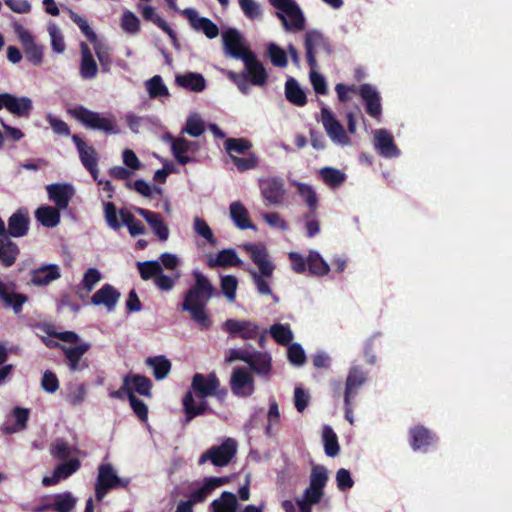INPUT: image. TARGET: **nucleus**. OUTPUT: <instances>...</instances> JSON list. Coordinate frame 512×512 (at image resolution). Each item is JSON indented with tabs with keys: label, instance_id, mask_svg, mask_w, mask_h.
Instances as JSON below:
<instances>
[{
	"label": "nucleus",
	"instance_id": "obj_29",
	"mask_svg": "<svg viewBox=\"0 0 512 512\" xmlns=\"http://www.w3.org/2000/svg\"><path fill=\"white\" fill-rule=\"evenodd\" d=\"M227 482V477H209L205 479L200 488L191 492L190 499L186 502H191V508L193 509L195 503L203 502L214 489L226 484Z\"/></svg>",
	"mask_w": 512,
	"mask_h": 512
},
{
	"label": "nucleus",
	"instance_id": "obj_21",
	"mask_svg": "<svg viewBox=\"0 0 512 512\" xmlns=\"http://www.w3.org/2000/svg\"><path fill=\"white\" fill-rule=\"evenodd\" d=\"M81 467V462L78 458H72L58 464L51 476H44L42 484L44 486H54L61 480L69 478L72 474L78 471Z\"/></svg>",
	"mask_w": 512,
	"mask_h": 512
},
{
	"label": "nucleus",
	"instance_id": "obj_4",
	"mask_svg": "<svg viewBox=\"0 0 512 512\" xmlns=\"http://www.w3.org/2000/svg\"><path fill=\"white\" fill-rule=\"evenodd\" d=\"M327 481V469L324 466H314L311 471L309 486L304 490L302 498L296 499L299 512H312V506L318 504L324 496Z\"/></svg>",
	"mask_w": 512,
	"mask_h": 512
},
{
	"label": "nucleus",
	"instance_id": "obj_19",
	"mask_svg": "<svg viewBox=\"0 0 512 512\" xmlns=\"http://www.w3.org/2000/svg\"><path fill=\"white\" fill-rule=\"evenodd\" d=\"M358 94L365 103L366 112L369 116L379 119L382 115V104L379 92L370 84H362L358 88Z\"/></svg>",
	"mask_w": 512,
	"mask_h": 512
},
{
	"label": "nucleus",
	"instance_id": "obj_58",
	"mask_svg": "<svg viewBox=\"0 0 512 512\" xmlns=\"http://www.w3.org/2000/svg\"><path fill=\"white\" fill-rule=\"evenodd\" d=\"M220 287L222 293L227 297V299L231 302L236 299V291L238 287V280L233 275H226L221 278Z\"/></svg>",
	"mask_w": 512,
	"mask_h": 512
},
{
	"label": "nucleus",
	"instance_id": "obj_2",
	"mask_svg": "<svg viewBox=\"0 0 512 512\" xmlns=\"http://www.w3.org/2000/svg\"><path fill=\"white\" fill-rule=\"evenodd\" d=\"M219 386V379L214 372L208 375L196 373L193 376L191 387L196 396L201 399V402L198 405L195 404V400L191 391H188L184 395L182 403L185 412L186 423L192 421L197 416L205 414L208 411L209 406L205 398L208 396L216 395Z\"/></svg>",
	"mask_w": 512,
	"mask_h": 512
},
{
	"label": "nucleus",
	"instance_id": "obj_24",
	"mask_svg": "<svg viewBox=\"0 0 512 512\" xmlns=\"http://www.w3.org/2000/svg\"><path fill=\"white\" fill-rule=\"evenodd\" d=\"M49 199L59 210H65L74 195V189L69 184H50L46 187Z\"/></svg>",
	"mask_w": 512,
	"mask_h": 512
},
{
	"label": "nucleus",
	"instance_id": "obj_38",
	"mask_svg": "<svg viewBox=\"0 0 512 512\" xmlns=\"http://www.w3.org/2000/svg\"><path fill=\"white\" fill-rule=\"evenodd\" d=\"M230 217L239 229L244 230L254 227L250 221L247 209L239 201L230 204Z\"/></svg>",
	"mask_w": 512,
	"mask_h": 512
},
{
	"label": "nucleus",
	"instance_id": "obj_62",
	"mask_svg": "<svg viewBox=\"0 0 512 512\" xmlns=\"http://www.w3.org/2000/svg\"><path fill=\"white\" fill-rule=\"evenodd\" d=\"M232 162L240 172H244L256 168L259 160L255 153H249L245 157H233Z\"/></svg>",
	"mask_w": 512,
	"mask_h": 512
},
{
	"label": "nucleus",
	"instance_id": "obj_16",
	"mask_svg": "<svg viewBox=\"0 0 512 512\" xmlns=\"http://www.w3.org/2000/svg\"><path fill=\"white\" fill-rule=\"evenodd\" d=\"M245 71L242 73L248 78L249 82L255 86H264L268 80V74L263 64L252 52L242 60Z\"/></svg>",
	"mask_w": 512,
	"mask_h": 512
},
{
	"label": "nucleus",
	"instance_id": "obj_18",
	"mask_svg": "<svg viewBox=\"0 0 512 512\" xmlns=\"http://www.w3.org/2000/svg\"><path fill=\"white\" fill-rule=\"evenodd\" d=\"M182 15L189 21L190 26L196 31H202L209 39L216 38L219 34L218 26L209 18L200 17L193 8H186Z\"/></svg>",
	"mask_w": 512,
	"mask_h": 512
},
{
	"label": "nucleus",
	"instance_id": "obj_10",
	"mask_svg": "<svg viewBox=\"0 0 512 512\" xmlns=\"http://www.w3.org/2000/svg\"><path fill=\"white\" fill-rule=\"evenodd\" d=\"M224 53L226 56L243 60L252 53L245 45L244 38L235 28H229L222 33Z\"/></svg>",
	"mask_w": 512,
	"mask_h": 512
},
{
	"label": "nucleus",
	"instance_id": "obj_20",
	"mask_svg": "<svg viewBox=\"0 0 512 512\" xmlns=\"http://www.w3.org/2000/svg\"><path fill=\"white\" fill-rule=\"evenodd\" d=\"M199 150V144L195 141H189L186 138H172L171 151L180 165H186L192 162L193 157L189 153L194 154Z\"/></svg>",
	"mask_w": 512,
	"mask_h": 512
},
{
	"label": "nucleus",
	"instance_id": "obj_47",
	"mask_svg": "<svg viewBox=\"0 0 512 512\" xmlns=\"http://www.w3.org/2000/svg\"><path fill=\"white\" fill-rule=\"evenodd\" d=\"M319 175L322 181L330 188H337L346 180L345 173L333 167H324L320 169Z\"/></svg>",
	"mask_w": 512,
	"mask_h": 512
},
{
	"label": "nucleus",
	"instance_id": "obj_39",
	"mask_svg": "<svg viewBox=\"0 0 512 512\" xmlns=\"http://www.w3.org/2000/svg\"><path fill=\"white\" fill-rule=\"evenodd\" d=\"M125 378H128V386L132 387L133 393L137 392L142 396L151 397L152 381L148 377L141 374L128 373L125 375Z\"/></svg>",
	"mask_w": 512,
	"mask_h": 512
},
{
	"label": "nucleus",
	"instance_id": "obj_48",
	"mask_svg": "<svg viewBox=\"0 0 512 512\" xmlns=\"http://www.w3.org/2000/svg\"><path fill=\"white\" fill-rule=\"evenodd\" d=\"M237 497L231 492H223L220 499H216L211 503L213 512H236Z\"/></svg>",
	"mask_w": 512,
	"mask_h": 512
},
{
	"label": "nucleus",
	"instance_id": "obj_53",
	"mask_svg": "<svg viewBox=\"0 0 512 512\" xmlns=\"http://www.w3.org/2000/svg\"><path fill=\"white\" fill-rule=\"evenodd\" d=\"M76 505V498L70 492H64L54 496V502L51 503L55 512H70Z\"/></svg>",
	"mask_w": 512,
	"mask_h": 512
},
{
	"label": "nucleus",
	"instance_id": "obj_12",
	"mask_svg": "<svg viewBox=\"0 0 512 512\" xmlns=\"http://www.w3.org/2000/svg\"><path fill=\"white\" fill-rule=\"evenodd\" d=\"M321 120L327 135L332 141L342 145H347L350 142L343 125L326 107L321 109Z\"/></svg>",
	"mask_w": 512,
	"mask_h": 512
},
{
	"label": "nucleus",
	"instance_id": "obj_28",
	"mask_svg": "<svg viewBox=\"0 0 512 512\" xmlns=\"http://www.w3.org/2000/svg\"><path fill=\"white\" fill-rule=\"evenodd\" d=\"M136 211L146 220L160 241H166L168 239L169 229L164 223L160 213L153 212L144 208H138Z\"/></svg>",
	"mask_w": 512,
	"mask_h": 512
},
{
	"label": "nucleus",
	"instance_id": "obj_34",
	"mask_svg": "<svg viewBox=\"0 0 512 512\" xmlns=\"http://www.w3.org/2000/svg\"><path fill=\"white\" fill-rule=\"evenodd\" d=\"M90 347L89 343H81L74 347L61 346L67 360L68 367L71 371H78L82 368L80 366L81 358L90 349Z\"/></svg>",
	"mask_w": 512,
	"mask_h": 512
},
{
	"label": "nucleus",
	"instance_id": "obj_59",
	"mask_svg": "<svg viewBox=\"0 0 512 512\" xmlns=\"http://www.w3.org/2000/svg\"><path fill=\"white\" fill-rule=\"evenodd\" d=\"M72 450L69 444L63 439H56L50 445V454L55 459L67 460L71 456Z\"/></svg>",
	"mask_w": 512,
	"mask_h": 512
},
{
	"label": "nucleus",
	"instance_id": "obj_36",
	"mask_svg": "<svg viewBox=\"0 0 512 512\" xmlns=\"http://www.w3.org/2000/svg\"><path fill=\"white\" fill-rule=\"evenodd\" d=\"M242 261L234 249H223L219 251L215 258L208 260V266L214 267H235L241 265Z\"/></svg>",
	"mask_w": 512,
	"mask_h": 512
},
{
	"label": "nucleus",
	"instance_id": "obj_57",
	"mask_svg": "<svg viewBox=\"0 0 512 512\" xmlns=\"http://www.w3.org/2000/svg\"><path fill=\"white\" fill-rule=\"evenodd\" d=\"M121 28L128 34H137L140 31V21L131 11H125L121 17Z\"/></svg>",
	"mask_w": 512,
	"mask_h": 512
},
{
	"label": "nucleus",
	"instance_id": "obj_51",
	"mask_svg": "<svg viewBox=\"0 0 512 512\" xmlns=\"http://www.w3.org/2000/svg\"><path fill=\"white\" fill-rule=\"evenodd\" d=\"M93 43L95 54L100 62V66L103 72L107 73L110 71L112 64L111 49L106 44L102 43L98 39Z\"/></svg>",
	"mask_w": 512,
	"mask_h": 512
},
{
	"label": "nucleus",
	"instance_id": "obj_63",
	"mask_svg": "<svg viewBox=\"0 0 512 512\" xmlns=\"http://www.w3.org/2000/svg\"><path fill=\"white\" fill-rule=\"evenodd\" d=\"M102 276L98 269L89 268L84 273L81 285L86 290V293H90L95 285L101 280Z\"/></svg>",
	"mask_w": 512,
	"mask_h": 512
},
{
	"label": "nucleus",
	"instance_id": "obj_15",
	"mask_svg": "<svg viewBox=\"0 0 512 512\" xmlns=\"http://www.w3.org/2000/svg\"><path fill=\"white\" fill-rule=\"evenodd\" d=\"M261 194L270 205H280L285 198L284 182L280 178H267L260 182Z\"/></svg>",
	"mask_w": 512,
	"mask_h": 512
},
{
	"label": "nucleus",
	"instance_id": "obj_27",
	"mask_svg": "<svg viewBox=\"0 0 512 512\" xmlns=\"http://www.w3.org/2000/svg\"><path fill=\"white\" fill-rule=\"evenodd\" d=\"M29 229V215L27 210L18 209L8 219L7 236L18 238L27 234Z\"/></svg>",
	"mask_w": 512,
	"mask_h": 512
},
{
	"label": "nucleus",
	"instance_id": "obj_33",
	"mask_svg": "<svg viewBox=\"0 0 512 512\" xmlns=\"http://www.w3.org/2000/svg\"><path fill=\"white\" fill-rule=\"evenodd\" d=\"M175 83L179 87L193 92H201L206 88V80L203 75L194 72L176 75Z\"/></svg>",
	"mask_w": 512,
	"mask_h": 512
},
{
	"label": "nucleus",
	"instance_id": "obj_61",
	"mask_svg": "<svg viewBox=\"0 0 512 512\" xmlns=\"http://www.w3.org/2000/svg\"><path fill=\"white\" fill-rule=\"evenodd\" d=\"M268 54L272 64L276 67L284 68L288 64L286 52L276 44L268 46Z\"/></svg>",
	"mask_w": 512,
	"mask_h": 512
},
{
	"label": "nucleus",
	"instance_id": "obj_6",
	"mask_svg": "<svg viewBox=\"0 0 512 512\" xmlns=\"http://www.w3.org/2000/svg\"><path fill=\"white\" fill-rule=\"evenodd\" d=\"M68 113L87 128L105 133H117L116 125L112 118L102 117L98 112L91 111L82 105L69 109Z\"/></svg>",
	"mask_w": 512,
	"mask_h": 512
},
{
	"label": "nucleus",
	"instance_id": "obj_46",
	"mask_svg": "<svg viewBox=\"0 0 512 512\" xmlns=\"http://www.w3.org/2000/svg\"><path fill=\"white\" fill-rule=\"evenodd\" d=\"M142 16L145 20L153 22L163 32H165L173 41L177 40L175 31L167 24V22L156 14L155 9L152 6H144L142 10Z\"/></svg>",
	"mask_w": 512,
	"mask_h": 512
},
{
	"label": "nucleus",
	"instance_id": "obj_45",
	"mask_svg": "<svg viewBox=\"0 0 512 512\" xmlns=\"http://www.w3.org/2000/svg\"><path fill=\"white\" fill-rule=\"evenodd\" d=\"M224 148L231 160L237 155H244L252 148V143L246 138H228L224 142Z\"/></svg>",
	"mask_w": 512,
	"mask_h": 512
},
{
	"label": "nucleus",
	"instance_id": "obj_8",
	"mask_svg": "<svg viewBox=\"0 0 512 512\" xmlns=\"http://www.w3.org/2000/svg\"><path fill=\"white\" fill-rule=\"evenodd\" d=\"M13 28L23 47L27 61L35 66L41 65L44 57L43 45L37 44L34 36L23 25L14 23Z\"/></svg>",
	"mask_w": 512,
	"mask_h": 512
},
{
	"label": "nucleus",
	"instance_id": "obj_50",
	"mask_svg": "<svg viewBox=\"0 0 512 512\" xmlns=\"http://www.w3.org/2000/svg\"><path fill=\"white\" fill-rule=\"evenodd\" d=\"M324 450L327 456L335 457L339 454L340 446L336 433L330 426L323 429Z\"/></svg>",
	"mask_w": 512,
	"mask_h": 512
},
{
	"label": "nucleus",
	"instance_id": "obj_31",
	"mask_svg": "<svg viewBox=\"0 0 512 512\" xmlns=\"http://www.w3.org/2000/svg\"><path fill=\"white\" fill-rule=\"evenodd\" d=\"M324 43H325V38L320 32H318L316 30H310V31L306 32L304 46H305V50H306L307 63L310 68L316 69L317 60H316L315 48L317 46L323 45Z\"/></svg>",
	"mask_w": 512,
	"mask_h": 512
},
{
	"label": "nucleus",
	"instance_id": "obj_43",
	"mask_svg": "<svg viewBox=\"0 0 512 512\" xmlns=\"http://www.w3.org/2000/svg\"><path fill=\"white\" fill-rule=\"evenodd\" d=\"M308 271L311 275L323 277L330 271L329 264L317 251L311 250L307 257Z\"/></svg>",
	"mask_w": 512,
	"mask_h": 512
},
{
	"label": "nucleus",
	"instance_id": "obj_9",
	"mask_svg": "<svg viewBox=\"0 0 512 512\" xmlns=\"http://www.w3.org/2000/svg\"><path fill=\"white\" fill-rule=\"evenodd\" d=\"M270 3L290 19V22H288L282 13H277L286 29H304L305 19L303 13L294 0H270Z\"/></svg>",
	"mask_w": 512,
	"mask_h": 512
},
{
	"label": "nucleus",
	"instance_id": "obj_23",
	"mask_svg": "<svg viewBox=\"0 0 512 512\" xmlns=\"http://www.w3.org/2000/svg\"><path fill=\"white\" fill-rule=\"evenodd\" d=\"M120 296V292L113 285L106 283L92 295L91 303L95 306L103 305L111 312L115 309Z\"/></svg>",
	"mask_w": 512,
	"mask_h": 512
},
{
	"label": "nucleus",
	"instance_id": "obj_55",
	"mask_svg": "<svg viewBox=\"0 0 512 512\" xmlns=\"http://www.w3.org/2000/svg\"><path fill=\"white\" fill-rule=\"evenodd\" d=\"M271 337L280 345H289L293 339V333L288 325L280 323L274 324L270 327Z\"/></svg>",
	"mask_w": 512,
	"mask_h": 512
},
{
	"label": "nucleus",
	"instance_id": "obj_25",
	"mask_svg": "<svg viewBox=\"0 0 512 512\" xmlns=\"http://www.w3.org/2000/svg\"><path fill=\"white\" fill-rule=\"evenodd\" d=\"M366 380V373L360 367H352L346 378L344 402L348 403L349 399H354L361 386L365 384Z\"/></svg>",
	"mask_w": 512,
	"mask_h": 512
},
{
	"label": "nucleus",
	"instance_id": "obj_37",
	"mask_svg": "<svg viewBox=\"0 0 512 512\" xmlns=\"http://www.w3.org/2000/svg\"><path fill=\"white\" fill-rule=\"evenodd\" d=\"M247 364L252 371L259 375L265 376L271 371V357L264 352H251Z\"/></svg>",
	"mask_w": 512,
	"mask_h": 512
},
{
	"label": "nucleus",
	"instance_id": "obj_26",
	"mask_svg": "<svg viewBox=\"0 0 512 512\" xmlns=\"http://www.w3.org/2000/svg\"><path fill=\"white\" fill-rule=\"evenodd\" d=\"M2 100H4L3 104L10 113L19 116V117H27L29 116L33 106L32 101L28 97H16L10 93H4L2 96Z\"/></svg>",
	"mask_w": 512,
	"mask_h": 512
},
{
	"label": "nucleus",
	"instance_id": "obj_32",
	"mask_svg": "<svg viewBox=\"0 0 512 512\" xmlns=\"http://www.w3.org/2000/svg\"><path fill=\"white\" fill-rule=\"evenodd\" d=\"M60 276V270L56 264L44 265L31 271V282L37 286L48 285Z\"/></svg>",
	"mask_w": 512,
	"mask_h": 512
},
{
	"label": "nucleus",
	"instance_id": "obj_42",
	"mask_svg": "<svg viewBox=\"0 0 512 512\" xmlns=\"http://www.w3.org/2000/svg\"><path fill=\"white\" fill-rule=\"evenodd\" d=\"M35 216L47 228L56 227L60 223V213L57 207L41 206L36 210Z\"/></svg>",
	"mask_w": 512,
	"mask_h": 512
},
{
	"label": "nucleus",
	"instance_id": "obj_1",
	"mask_svg": "<svg viewBox=\"0 0 512 512\" xmlns=\"http://www.w3.org/2000/svg\"><path fill=\"white\" fill-rule=\"evenodd\" d=\"M192 276L194 283L186 291L181 308L189 312L191 319L202 329H209L212 322L206 313V306L217 290L201 271L194 270Z\"/></svg>",
	"mask_w": 512,
	"mask_h": 512
},
{
	"label": "nucleus",
	"instance_id": "obj_7",
	"mask_svg": "<svg viewBox=\"0 0 512 512\" xmlns=\"http://www.w3.org/2000/svg\"><path fill=\"white\" fill-rule=\"evenodd\" d=\"M237 452V443L232 438H226L220 445L212 446L199 459V463L203 464L206 461L217 467H223L230 463Z\"/></svg>",
	"mask_w": 512,
	"mask_h": 512
},
{
	"label": "nucleus",
	"instance_id": "obj_17",
	"mask_svg": "<svg viewBox=\"0 0 512 512\" xmlns=\"http://www.w3.org/2000/svg\"><path fill=\"white\" fill-rule=\"evenodd\" d=\"M436 442V434L423 425H416L409 430V443L414 451L426 452Z\"/></svg>",
	"mask_w": 512,
	"mask_h": 512
},
{
	"label": "nucleus",
	"instance_id": "obj_35",
	"mask_svg": "<svg viewBox=\"0 0 512 512\" xmlns=\"http://www.w3.org/2000/svg\"><path fill=\"white\" fill-rule=\"evenodd\" d=\"M295 187L298 195L303 199L309 208V212L305 214L304 218L314 217L318 208V197L316 191L312 186L301 182H296Z\"/></svg>",
	"mask_w": 512,
	"mask_h": 512
},
{
	"label": "nucleus",
	"instance_id": "obj_54",
	"mask_svg": "<svg viewBox=\"0 0 512 512\" xmlns=\"http://www.w3.org/2000/svg\"><path fill=\"white\" fill-rule=\"evenodd\" d=\"M146 88L150 98L168 97L169 91L167 86L163 83L160 75H155L146 82Z\"/></svg>",
	"mask_w": 512,
	"mask_h": 512
},
{
	"label": "nucleus",
	"instance_id": "obj_30",
	"mask_svg": "<svg viewBox=\"0 0 512 512\" xmlns=\"http://www.w3.org/2000/svg\"><path fill=\"white\" fill-rule=\"evenodd\" d=\"M81 61L79 73L83 79H94L98 73V65L89 46L85 42L80 44Z\"/></svg>",
	"mask_w": 512,
	"mask_h": 512
},
{
	"label": "nucleus",
	"instance_id": "obj_3",
	"mask_svg": "<svg viewBox=\"0 0 512 512\" xmlns=\"http://www.w3.org/2000/svg\"><path fill=\"white\" fill-rule=\"evenodd\" d=\"M245 249L250 254L252 262L257 265L259 273L251 271L253 282L260 295H271L272 290L266 278H270L275 270V264L269 259V253L264 245L249 244Z\"/></svg>",
	"mask_w": 512,
	"mask_h": 512
},
{
	"label": "nucleus",
	"instance_id": "obj_56",
	"mask_svg": "<svg viewBox=\"0 0 512 512\" xmlns=\"http://www.w3.org/2000/svg\"><path fill=\"white\" fill-rule=\"evenodd\" d=\"M137 268L143 280L155 279L162 272L160 263L154 260L138 262Z\"/></svg>",
	"mask_w": 512,
	"mask_h": 512
},
{
	"label": "nucleus",
	"instance_id": "obj_49",
	"mask_svg": "<svg viewBox=\"0 0 512 512\" xmlns=\"http://www.w3.org/2000/svg\"><path fill=\"white\" fill-rule=\"evenodd\" d=\"M119 215L122 219V223L128 228L131 236L142 235L145 233V227L143 223L135 218V216L127 209H120Z\"/></svg>",
	"mask_w": 512,
	"mask_h": 512
},
{
	"label": "nucleus",
	"instance_id": "obj_52",
	"mask_svg": "<svg viewBox=\"0 0 512 512\" xmlns=\"http://www.w3.org/2000/svg\"><path fill=\"white\" fill-rule=\"evenodd\" d=\"M30 410L22 407H15L13 409V416L16 419L15 426H6L3 428L5 434H13L17 431L24 430L27 427Z\"/></svg>",
	"mask_w": 512,
	"mask_h": 512
},
{
	"label": "nucleus",
	"instance_id": "obj_14",
	"mask_svg": "<svg viewBox=\"0 0 512 512\" xmlns=\"http://www.w3.org/2000/svg\"><path fill=\"white\" fill-rule=\"evenodd\" d=\"M230 386L235 395L243 397L251 396L255 390L252 375L242 367L233 370Z\"/></svg>",
	"mask_w": 512,
	"mask_h": 512
},
{
	"label": "nucleus",
	"instance_id": "obj_11",
	"mask_svg": "<svg viewBox=\"0 0 512 512\" xmlns=\"http://www.w3.org/2000/svg\"><path fill=\"white\" fill-rule=\"evenodd\" d=\"M15 289V283H6L0 280V302L5 308H10L16 315H19L23 305L28 301V296L16 292Z\"/></svg>",
	"mask_w": 512,
	"mask_h": 512
},
{
	"label": "nucleus",
	"instance_id": "obj_41",
	"mask_svg": "<svg viewBox=\"0 0 512 512\" xmlns=\"http://www.w3.org/2000/svg\"><path fill=\"white\" fill-rule=\"evenodd\" d=\"M286 99L296 105L304 106L307 103L305 92L301 89L298 82L294 78H289L285 83Z\"/></svg>",
	"mask_w": 512,
	"mask_h": 512
},
{
	"label": "nucleus",
	"instance_id": "obj_5",
	"mask_svg": "<svg viewBox=\"0 0 512 512\" xmlns=\"http://www.w3.org/2000/svg\"><path fill=\"white\" fill-rule=\"evenodd\" d=\"M129 484L130 479L119 477L110 463H102L98 466V474L95 482V498L98 502H101L111 490L127 488Z\"/></svg>",
	"mask_w": 512,
	"mask_h": 512
},
{
	"label": "nucleus",
	"instance_id": "obj_60",
	"mask_svg": "<svg viewBox=\"0 0 512 512\" xmlns=\"http://www.w3.org/2000/svg\"><path fill=\"white\" fill-rule=\"evenodd\" d=\"M47 29L51 37L52 50L58 54L63 53L66 45L60 29L55 24H50Z\"/></svg>",
	"mask_w": 512,
	"mask_h": 512
},
{
	"label": "nucleus",
	"instance_id": "obj_13",
	"mask_svg": "<svg viewBox=\"0 0 512 512\" xmlns=\"http://www.w3.org/2000/svg\"><path fill=\"white\" fill-rule=\"evenodd\" d=\"M72 141L77 147L79 158L83 166L90 172L94 180L98 175V157L93 146L88 145L79 135H72Z\"/></svg>",
	"mask_w": 512,
	"mask_h": 512
},
{
	"label": "nucleus",
	"instance_id": "obj_40",
	"mask_svg": "<svg viewBox=\"0 0 512 512\" xmlns=\"http://www.w3.org/2000/svg\"><path fill=\"white\" fill-rule=\"evenodd\" d=\"M20 253L19 247L13 241L0 239V263L5 267L12 266Z\"/></svg>",
	"mask_w": 512,
	"mask_h": 512
},
{
	"label": "nucleus",
	"instance_id": "obj_44",
	"mask_svg": "<svg viewBox=\"0 0 512 512\" xmlns=\"http://www.w3.org/2000/svg\"><path fill=\"white\" fill-rule=\"evenodd\" d=\"M146 365L153 368V376L156 380H163L171 370V362L163 355L148 357Z\"/></svg>",
	"mask_w": 512,
	"mask_h": 512
},
{
	"label": "nucleus",
	"instance_id": "obj_22",
	"mask_svg": "<svg viewBox=\"0 0 512 512\" xmlns=\"http://www.w3.org/2000/svg\"><path fill=\"white\" fill-rule=\"evenodd\" d=\"M374 146L378 153L385 158L397 157L400 154L392 134L386 129H378L374 132Z\"/></svg>",
	"mask_w": 512,
	"mask_h": 512
},
{
	"label": "nucleus",
	"instance_id": "obj_64",
	"mask_svg": "<svg viewBox=\"0 0 512 512\" xmlns=\"http://www.w3.org/2000/svg\"><path fill=\"white\" fill-rule=\"evenodd\" d=\"M287 356L290 363L301 366L306 361V355L302 348V346L298 343H293L289 345L287 350Z\"/></svg>",
	"mask_w": 512,
	"mask_h": 512
}]
</instances>
